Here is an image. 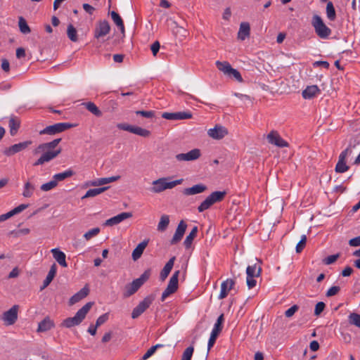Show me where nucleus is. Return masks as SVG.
Masks as SVG:
<instances>
[{
	"label": "nucleus",
	"instance_id": "nucleus-1",
	"mask_svg": "<svg viewBox=\"0 0 360 360\" xmlns=\"http://www.w3.org/2000/svg\"><path fill=\"white\" fill-rule=\"evenodd\" d=\"M61 139H56L51 142L39 144L34 150V154L37 155L39 153H42V155L34 163V165H41L45 162H48L54 159L56 157H57L61 153V149H53L58 145Z\"/></svg>",
	"mask_w": 360,
	"mask_h": 360
},
{
	"label": "nucleus",
	"instance_id": "nucleus-2",
	"mask_svg": "<svg viewBox=\"0 0 360 360\" xmlns=\"http://www.w3.org/2000/svg\"><path fill=\"white\" fill-rule=\"evenodd\" d=\"M183 179L172 181L171 177H162L153 181L150 191L153 193H160L167 189H172L183 182Z\"/></svg>",
	"mask_w": 360,
	"mask_h": 360
},
{
	"label": "nucleus",
	"instance_id": "nucleus-3",
	"mask_svg": "<svg viewBox=\"0 0 360 360\" xmlns=\"http://www.w3.org/2000/svg\"><path fill=\"white\" fill-rule=\"evenodd\" d=\"M94 302H89L85 304L80 309L77 311L73 317L68 318L64 320L63 325L66 328H71L78 326L85 319L87 313L92 307Z\"/></svg>",
	"mask_w": 360,
	"mask_h": 360
},
{
	"label": "nucleus",
	"instance_id": "nucleus-4",
	"mask_svg": "<svg viewBox=\"0 0 360 360\" xmlns=\"http://www.w3.org/2000/svg\"><path fill=\"white\" fill-rule=\"evenodd\" d=\"M262 268L258 264H254L253 265H249L246 269L247 274V285L249 289L253 288L256 284L257 281L255 278L259 277L261 274Z\"/></svg>",
	"mask_w": 360,
	"mask_h": 360
},
{
	"label": "nucleus",
	"instance_id": "nucleus-5",
	"mask_svg": "<svg viewBox=\"0 0 360 360\" xmlns=\"http://www.w3.org/2000/svg\"><path fill=\"white\" fill-rule=\"evenodd\" d=\"M155 299V294H150L146 296L139 304L133 309L131 318L135 319L140 316L153 303Z\"/></svg>",
	"mask_w": 360,
	"mask_h": 360
},
{
	"label": "nucleus",
	"instance_id": "nucleus-6",
	"mask_svg": "<svg viewBox=\"0 0 360 360\" xmlns=\"http://www.w3.org/2000/svg\"><path fill=\"white\" fill-rule=\"evenodd\" d=\"M353 147L349 146L339 155L338 163L335 166V172L338 173H344L349 169L346 165V159L352 154Z\"/></svg>",
	"mask_w": 360,
	"mask_h": 360
},
{
	"label": "nucleus",
	"instance_id": "nucleus-7",
	"mask_svg": "<svg viewBox=\"0 0 360 360\" xmlns=\"http://www.w3.org/2000/svg\"><path fill=\"white\" fill-rule=\"evenodd\" d=\"M179 275V271H176L169 281V283L164 290L161 296V300L163 302L169 295L174 293L178 289V278Z\"/></svg>",
	"mask_w": 360,
	"mask_h": 360
},
{
	"label": "nucleus",
	"instance_id": "nucleus-8",
	"mask_svg": "<svg viewBox=\"0 0 360 360\" xmlns=\"http://www.w3.org/2000/svg\"><path fill=\"white\" fill-rule=\"evenodd\" d=\"M224 321V314H222L217 318V321L214 323V327L212 330L210 337L209 338L208 343H207L208 352L213 347L218 335L221 331L222 323H223Z\"/></svg>",
	"mask_w": 360,
	"mask_h": 360
},
{
	"label": "nucleus",
	"instance_id": "nucleus-9",
	"mask_svg": "<svg viewBox=\"0 0 360 360\" xmlns=\"http://www.w3.org/2000/svg\"><path fill=\"white\" fill-rule=\"evenodd\" d=\"M72 125L66 122L56 123L53 125L48 126L39 131L40 134L54 135L65 131L72 127Z\"/></svg>",
	"mask_w": 360,
	"mask_h": 360
},
{
	"label": "nucleus",
	"instance_id": "nucleus-10",
	"mask_svg": "<svg viewBox=\"0 0 360 360\" xmlns=\"http://www.w3.org/2000/svg\"><path fill=\"white\" fill-rule=\"evenodd\" d=\"M18 305H13L8 311L4 312L1 315V320L5 325L11 326L15 323L18 319Z\"/></svg>",
	"mask_w": 360,
	"mask_h": 360
},
{
	"label": "nucleus",
	"instance_id": "nucleus-11",
	"mask_svg": "<svg viewBox=\"0 0 360 360\" xmlns=\"http://www.w3.org/2000/svg\"><path fill=\"white\" fill-rule=\"evenodd\" d=\"M162 117L169 120H188L192 117V113L190 111H182L175 112H163Z\"/></svg>",
	"mask_w": 360,
	"mask_h": 360
},
{
	"label": "nucleus",
	"instance_id": "nucleus-12",
	"mask_svg": "<svg viewBox=\"0 0 360 360\" xmlns=\"http://www.w3.org/2000/svg\"><path fill=\"white\" fill-rule=\"evenodd\" d=\"M200 156V150L194 148L186 153H179L176 155L175 158L179 162L193 161L198 159Z\"/></svg>",
	"mask_w": 360,
	"mask_h": 360
},
{
	"label": "nucleus",
	"instance_id": "nucleus-13",
	"mask_svg": "<svg viewBox=\"0 0 360 360\" xmlns=\"http://www.w3.org/2000/svg\"><path fill=\"white\" fill-rule=\"evenodd\" d=\"M227 134L228 130L221 125H216L214 128L207 131L208 136L217 140L223 139Z\"/></svg>",
	"mask_w": 360,
	"mask_h": 360
},
{
	"label": "nucleus",
	"instance_id": "nucleus-14",
	"mask_svg": "<svg viewBox=\"0 0 360 360\" xmlns=\"http://www.w3.org/2000/svg\"><path fill=\"white\" fill-rule=\"evenodd\" d=\"M267 140L271 144L275 145L280 148L288 146V143L281 138L279 134L276 131H271L267 135Z\"/></svg>",
	"mask_w": 360,
	"mask_h": 360
},
{
	"label": "nucleus",
	"instance_id": "nucleus-15",
	"mask_svg": "<svg viewBox=\"0 0 360 360\" xmlns=\"http://www.w3.org/2000/svg\"><path fill=\"white\" fill-rule=\"evenodd\" d=\"M186 228H187V224L183 220H181L179 223L177 228L175 231V233H174L172 238L170 240L171 245H175L182 239V238L185 233V231L186 230Z\"/></svg>",
	"mask_w": 360,
	"mask_h": 360
},
{
	"label": "nucleus",
	"instance_id": "nucleus-16",
	"mask_svg": "<svg viewBox=\"0 0 360 360\" xmlns=\"http://www.w3.org/2000/svg\"><path fill=\"white\" fill-rule=\"evenodd\" d=\"M110 30L109 24H99L94 30V37L99 42H103V37L106 36Z\"/></svg>",
	"mask_w": 360,
	"mask_h": 360
},
{
	"label": "nucleus",
	"instance_id": "nucleus-17",
	"mask_svg": "<svg viewBox=\"0 0 360 360\" xmlns=\"http://www.w3.org/2000/svg\"><path fill=\"white\" fill-rule=\"evenodd\" d=\"M132 217L131 212H122L115 217H112L107 219L104 224L105 226H112L117 225L124 220L131 218Z\"/></svg>",
	"mask_w": 360,
	"mask_h": 360
},
{
	"label": "nucleus",
	"instance_id": "nucleus-18",
	"mask_svg": "<svg viewBox=\"0 0 360 360\" xmlns=\"http://www.w3.org/2000/svg\"><path fill=\"white\" fill-rule=\"evenodd\" d=\"M31 144H32L31 141H23V142H20V143L14 144V145L11 146L10 148H7L4 151V154L8 156L14 155L15 153L20 152L22 150L27 148Z\"/></svg>",
	"mask_w": 360,
	"mask_h": 360
},
{
	"label": "nucleus",
	"instance_id": "nucleus-19",
	"mask_svg": "<svg viewBox=\"0 0 360 360\" xmlns=\"http://www.w3.org/2000/svg\"><path fill=\"white\" fill-rule=\"evenodd\" d=\"M234 285V280L231 278H227L226 281H223L221 284V290L218 296V299L222 300L225 298L228 295L229 291L233 288Z\"/></svg>",
	"mask_w": 360,
	"mask_h": 360
},
{
	"label": "nucleus",
	"instance_id": "nucleus-20",
	"mask_svg": "<svg viewBox=\"0 0 360 360\" xmlns=\"http://www.w3.org/2000/svg\"><path fill=\"white\" fill-rule=\"evenodd\" d=\"M314 26L315 32L321 39H326L331 33L326 24H313Z\"/></svg>",
	"mask_w": 360,
	"mask_h": 360
},
{
	"label": "nucleus",
	"instance_id": "nucleus-21",
	"mask_svg": "<svg viewBox=\"0 0 360 360\" xmlns=\"http://www.w3.org/2000/svg\"><path fill=\"white\" fill-rule=\"evenodd\" d=\"M28 207V205L21 204L6 214L0 215V222L4 221L13 216L20 213Z\"/></svg>",
	"mask_w": 360,
	"mask_h": 360
},
{
	"label": "nucleus",
	"instance_id": "nucleus-22",
	"mask_svg": "<svg viewBox=\"0 0 360 360\" xmlns=\"http://www.w3.org/2000/svg\"><path fill=\"white\" fill-rule=\"evenodd\" d=\"M53 258L56 259V261L63 267H67L68 264L66 262L65 258L66 255L65 254L60 250L58 248H53L51 250Z\"/></svg>",
	"mask_w": 360,
	"mask_h": 360
},
{
	"label": "nucleus",
	"instance_id": "nucleus-23",
	"mask_svg": "<svg viewBox=\"0 0 360 360\" xmlns=\"http://www.w3.org/2000/svg\"><path fill=\"white\" fill-rule=\"evenodd\" d=\"M89 292V289L87 286H84L83 288H82L79 292L75 293L73 296H72L70 299V304L72 305L75 303L79 302L81 300L86 297Z\"/></svg>",
	"mask_w": 360,
	"mask_h": 360
},
{
	"label": "nucleus",
	"instance_id": "nucleus-24",
	"mask_svg": "<svg viewBox=\"0 0 360 360\" xmlns=\"http://www.w3.org/2000/svg\"><path fill=\"white\" fill-rule=\"evenodd\" d=\"M207 189V186L204 184H199L190 188H186L183 191V193L186 195H193L204 192Z\"/></svg>",
	"mask_w": 360,
	"mask_h": 360
},
{
	"label": "nucleus",
	"instance_id": "nucleus-25",
	"mask_svg": "<svg viewBox=\"0 0 360 360\" xmlns=\"http://www.w3.org/2000/svg\"><path fill=\"white\" fill-rule=\"evenodd\" d=\"M320 93V89L316 85L308 86L303 90L302 95L304 99H311Z\"/></svg>",
	"mask_w": 360,
	"mask_h": 360
},
{
	"label": "nucleus",
	"instance_id": "nucleus-26",
	"mask_svg": "<svg viewBox=\"0 0 360 360\" xmlns=\"http://www.w3.org/2000/svg\"><path fill=\"white\" fill-rule=\"evenodd\" d=\"M141 287V285L139 283V282L136 280H134L131 283L125 286L123 293L124 297H130L131 295H134Z\"/></svg>",
	"mask_w": 360,
	"mask_h": 360
},
{
	"label": "nucleus",
	"instance_id": "nucleus-27",
	"mask_svg": "<svg viewBox=\"0 0 360 360\" xmlns=\"http://www.w3.org/2000/svg\"><path fill=\"white\" fill-rule=\"evenodd\" d=\"M120 179V176H112L110 177L99 178L91 181L90 185L92 186H98L105 184H108L114 181H116Z\"/></svg>",
	"mask_w": 360,
	"mask_h": 360
},
{
	"label": "nucleus",
	"instance_id": "nucleus-28",
	"mask_svg": "<svg viewBox=\"0 0 360 360\" xmlns=\"http://www.w3.org/2000/svg\"><path fill=\"white\" fill-rule=\"evenodd\" d=\"M57 273V266L56 264H53L50 268V270L43 282V285L41 287V290L46 288L53 280Z\"/></svg>",
	"mask_w": 360,
	"mask_h": 360
},
{
	"label": "nucleus",
	"instance_id": "nucleus-29",
	"mask_svg": "<svg viewBox=\"0 0 360 360\" xmlns=\"http://www.w3.org/2000/svg\"><path fill=\"white\" fill-rule=\"evenodd\" d=\"M148 240H145L142 241L141 243H140L136 247V248L133 250L132 254H131L133 260L136 261L141 257L145 248L148 245Z\"/></svg>",
	"mask_w": 360,
	"mask_h": 360
},
{
	"label": "nucleus",
	"instance_id": "nucleus-30",
	"mask_svg": "<svg viewBox=\"0 0 360 360\" xmlns=\"http://www.w3.org/2000/svg\"><path fill=\"white\" fill-rule=\"evenodd\" d=\"M53 326V321L49 317H46L39 323L37 331L46 332L51 330Z\"/></svg>",
	"mask_w": 360,
	"mask_h": 360
},
{
	"label": "nucleus",
	"instance_id": "nucleus-31",
	"mask_svg": "<svg viewBox=\"0 0 360 360\" xmlns=\"http://www.w3.org/2000/svg\"><path fill=\"white\" fill-rule=\"evenodd\" d=\"M175 259V257H172V258H170L169 260L165 265L162 270L161 271L160 277L162 281H165L169 274L174 266Z\"/></svg>",
	"mask_w": 360,
	"mask_h": 360
},
{
	"label": "nucleus",
	"instance_id": "nucleus-32",
	"mask_svg": "<svg viewBox=\"0 0 360 360\" xmlns=\"http://www.w3.org/2000/svg\"><path fill=\"white\" fill-rule=\"evenodd\" d=\"M250 24H240L238 38L240 40H245L250 35Z\"/></svg>",
	"mask_w": 360,
	"mask_h": 360
},
{
	"label": "nucleus",
	"instance_id": "nucleus-33",
	"mask_svg": "<svg viewBox=\"0 0 360 360\" xmlns=\"http://www.w3.org/2000/svg\"><path fill=\"white\" fill-rule=\"evenodd\" d=\"M108 186H105L102 188L89 189L86 191V194L82 197V199L95 197L105 191L107 189H108Z\"/></svg>",
	"mask_w": 360,
	"mask_h": 360
},
{
	"label": "nucleus",
	"instance_id": "nucleus-34",
	"mask_svg": "<svg viewBox=\"0 0 360 360\" xmlns=\"http://www.w3.org/2000/svg\"><path fill=\"white\" fill-rule=\"evenodd\" d=\"M197 233L198 227L194 226L191 231L189 233V234L186 236V239L184 240V245H185L186 248L188 249L191 246L193 240L196 236Z\"/></svg>",
	"mask_w": 360,
	"mask_h": 360
},
{
	"label": "nucleus",
	"instance_id": "nucleus-35",
	"mask_svg": "<svg viewBox=\"0 0 360 360\" xmlns=\"http://www.w3.org/2000/svg\"><path fill=\"white\" fill-rule=\"evenodd\" d=\"M35 190L34 186L30 181H27L24 184L22 196L25 198H30L32 196L34 191Z\"/></svg>",
	"mask_w": 360,
	"mask_h": 360
},
{
	"label": "nucleus",
	"instance_id": "nucleus-36",
	"mask_svg": "<svg viewBox=\"0 0 360 360\" xmlns=\"http://www.w3.org/2000/svg\"><path fill=\"white\" fill-rule=\"evenodd\" d=\"M226 195V192L224 191H214V192H212L210 195H208V197L211 199L212 202L214 204V203L222 201L224 200V198H225Z\"/></svg>",
	"mask_w": 360,
	"mask_h": 360
},
{
	"label": "nucleus",
	"instance_id": "nucleus-37",
	"mask_svg": "<svg viewBox=\"0 0 360 360\" xmlns=\"http://www.w3.org/2000/svg\"><path fill=\"white\" fill-rule=\"evenodd\" d=\"M226 195V192L224 191H214V192H212L210 195H208V197L211 199L212 202L214 204V203L222 201L224 200V198H225Z\"/></svg>",
	"mask_w": 360,
	"mask_h": 360
},
{
	"label": "nucleus",
	"instance_id": "nucleus-38",
	"mask_svg": "<svg viewBox=\"0 0 360 360\" xmlns=\"http://www.w3.org/2000/svg\"><path fill=\"white\" fill-rule=\"evenodd\" d=\"M215 64H216V66L217 67V68L221 72H222L225 75H227L228 74H229V72L232 68V67L229 64V63H228L226 61L221 62V61L217 60V61H216Z\"/></svg>",
	"mask_w": 360,
	"mask_h": 360
},
{
	"label": "nucleus",
	"instance_id": "nucleus-39",
	"mask_svg": "<svg viewBox=\"0 0 360 360\" xmlns=\"http://www.w3.org/2000/svg\"><path fill=\"white\" fill-rule=\"evenodd\" d=\"M169 224V217L167 214L162 215L158 224V230L161 232L165 231L167 229Z\"/></svg>",
	"mask_w": 360,
	"mask_h": 360
},
{
	"label": "nucleus",
	"instance_id": "nucleus-40",
	"mask_svg": "<svg viewBox=\"0 0 360 360\" xmlns=\"http://www.w3.org/2000/svg\"><path fill=\"white\" fill-rule=\"evenodd\" d=\"M73 175V172L71 169L65 170L63 172L56 174L53 176V179H54L58 184V181H63L64 179L70 177Z\"/></svg>",
	"mask_w": 360,
	"mask_h": 360
},
{
	"label": "nucleus",
	"instance_id": "nucleus-41",
	"mask_svg": "<svg viewBox=\"0 0 360 360\" xmlns=\"http://www.w3.org/2000/svg\"><path fill=\"white\" fill-rule=\"evenodd\" d=\"M68 38L73 42L78 41L77 31L72 24H69L67 29Z\"/></svg>",
	"mask_w": 360,
	"mask_h": 360
},
{
	"label": "nucleus",
	"instance_id": "nucleus-42",
	"mask_svg": "<svg viewBox=\"0 0 360 360\" xmlns=\"http://www.w3.org/2000/svg\"><path fill=\"white\" fill-rule=\"evenodd\" d=\"M85 108L91 112L92 114L97 117H101L102 115L101 111L99 108L92 102H87L83 104Z\"/></svg>",
	"mask_w": 360,
	"mask_h": 360
},
{
	"label": "nucleus",
	"instance_id": "nucleus-43",
	"mask_svg": "<svg viewBox=\"0 0 360 360\" xmlns=\"http://www.w3.org/2000/svg\"><path fill=\"white\" fill-rule=\"evenodd\" d=\"M348 321L350 325L360 328V314L352 312L348 316Z\"/></svg>",
	"mask_w": 360,
	"mask_h": 360
},
{
	"label": "nucleus",
	"instance_id": "nucleus-44",
	"mask_svg": "<svg viewBox=\"0 0 360 360\" xmlns=\"http://www.w3.org/2000/svg\"><path fill=\"white\" fill-rule=\"evenodd\" d=\"M326 15L329 20L333 21L335 19V10L331 1L328 2L326 6Z\"/></svg>",
	"mask_w": 360,
	"mask_h": 360
},
{
	"label": "nucleus",
	"instance_id": "nucleus-45",
	"mask_svg": "<svg viewBox=\"0 0 360 360\" xmlns=\"http://www.w3.org/2000/svg\"><path fill=\"white\" fill-rule=\"evenodd\" d=\"M214 203L211 199L207 196L198 206V210L199 212H202L205 210H208Z\"/></svg>",
	"mask_w": 360,
	"mask_h": 360
},
{
	"label": "nucleus",
	"instance_id": "nucleus-46",
	"mask_svg": "<svg viewBox=\"0 0 360 360\" xmlns=\"http://www.w3.org/2000/svg\"><path fill=\"white\" fill-rule=\"evenodd\" d=\"M132 134L142 137H148L150 135V131L146 129L135 126Z\"/></svg>",
	"mask_w": 360,
	"mask_h": 360
},
{
	"label": "nucleus",
	"instance_id": "nucleus-47",
	"mask_svg": "<svg viewBox=\"0 0 360 360\" xmlns=\"http://www.w3.org/2000/svg\"><path fill=\"white\" fill-rule=\"evenodd\" d=\"M8 124H9L11 134L12 135L15 134L20 127L19 121H18L15 118L12 117L9 120Z\"/></svg>",
	"mask_w": 360,
	"mask_h": 360
},
{
	"label": "nucleus",
	"instance_id": "nucleus-48",
	"mask_svg": "<svg viewBox=\"0 0 360 360\" xmlns=\"http://www.w3.org/2000/svg\"><path fill=\"white\" fill-rule=\"evenodd\" d=\"M101 231V229L98 227L94 228L84 234V238L86 240H89L92 238L96 236Z\"/></svg>",
	"mask_w": 360,
	"mask_h": 360
},
{
	"label": "nucleus",
	"instance_id": "nucleus-49",
	"mask_svg": "<svg viewBox=\"0 0 360 360\" xmlns=\"http://www.w3.org/2000/svg\"><path fill=\"white\" fill-rule=\"evenodd\" d=\"M58 184L56 183V180L52 178L50 181L42 184L40 188L43 191H49L54 188Z\"/></svg>",
	"mask_w": 360,
	"mask_h": 360
},
{
	"label": "nucleus",
	"instance_id": "nucleus-50",
	"mask_svg": "<svg viewBox=\"0 0 360 360\" xmlns=\"http://www.w3.org/2000/svg\"><path fill=\"white\" fill-rule=\"evenodd\" d=\"M226 76L229 77H233L239 82H243V78L240 73L236 69H234L233 68H231L229 74H228Z\"/></svg>",
	"mask_w": 360,
	"mask_h": 360
},
{
	"label": "nucleus",
	"instance_id": "nucleus-51",
	"mask_svg": "<svg viewBox=\"0 0 360 360\" xmlns=\"http://www.w3.org/2000/svg\"><path fill=\"white\" fill-rule=\"evenodd\" d=\"M193 351L194 348L193 347H187L183 353L181 360H191Z\"/></svg>",
	"mask_w": 360,
	"mask_h": 360
},
{
	"label": "nucleus",
	"instance_id": "nucleus-52",
	"mask_svg": "<svg viewBox=\"0 0 360 360\" xmlns=\"http://www.w3.org/2000/svg\"><path fill=\"white\" fill-rule=\"evenodd\" d=\"M150 276V270H146L145 271L139 278L135 279L136 281L139 282V283L141 285H143V283L148 281V279L149 278Z\"/></svg>",
	"mask_w": 360,
	"mask_h": 360
},
{
	"label": "nucleus",
	"instance_id": "nucleus-53",
	"mask_svg": "<svg viewBox=\"0 0 360 360\" xmlns=\"http://www.w3.org/2000/svg\"><path fill=\"white\" fill-rule=\"evenodd\" d=\"M307 242V236L305 235H302L301 237V240L299 241V243L296 245V252L297 253L301 252L303 249L304 248L306 245Z\"/></svg>",
	"mask_w": 360,
	"mask_h": 360
},
{
	"label": "nucleus",
	"instance_id": "nucleus-54",
	"mask_svg": "<svg viewBox=\"0 0 360 360\" xmlns=\"http://www.w3.org/2000/svg\"><path fill=\"white\" fill-rule=\"evenodd\" d=\"M136 114L146 118H153L155 116V112L153 110H137Z\"/></svg>",
	"mask_w": 360,
	"mask_h": 360
},
{
	"label": "nucleus",
	"instance_id": "nucleus-55",
	"mask_svg": "<svg viewBox=\"0 0 360 360\" xmlns=\"http://www.w3.org/2000/svg\"><path fill=\"white\" fill-rule=\"evenodd\" d=\"M134 127L135 126H133V125H131V124H125V123H120V124H117V127L119 129L127 131H129L131 133H133Z\"/></svg>",
	"mask_w": 360,
	"mask_h": 360
},
{
	"label": "nucleus",
	"instance_id": "nucleus-56",
	"mask_svg": "<svg viewBox=\"0 0 360 360\" xmlns=\"http://www.w3.org/2000/svg\"><path fill=\"white\" fill-rule=\"evenodd\" d=\"M338 257L339 254L330 255L323 259V263L326 265L331 264L334 263L338 259Z\"/></svg>",
	"mask_w": 360,
	"mask_h": 360
},
{
	"label": "nucleus",
	"instance_id": "nucleus-57",
	"mask_svg": "<svg viewBox=\"0 0 360 360\" xmlns=\"http://www.w3.org/2000/svg\"><path fill=\"white\" fill-rule=\"evenodd\" d=\"M108 316H109L108 313L103 314L101 316H100L96 321V326L98 327L102 324L105 323L108 321Z\"/></svg>",
	"mask_w": 360,
	"mask_h": 360
},
{
	"label": "nucleus",
	"instance_id": "nucleus-58",
	"mask_svg": "<svg viewBox=\"0 0 360 360\" xmlns=\"http://www.w3.org/2000/svg\"><path fill=\"white\" fill-rule=\"evenodd\" d=\"M157 346L151 347L148 351L143 355L141 360H146L150 358L156 351Z\"/></svg>",
	"mask_w": 360,
	"mask_h": 360
},
{
	"label": "nucleus",
	"instance_id": "nucleus-59",
	"mask_svg": "<svg viewBox=\"0 0 360 360\" xmlns=\"http://www.w3.org/2000/svg\"><path fill=\"white\" fill-rule=\"evenodd\" d=\"M325 306L326 305H325L324 302H318L315 306L314 314L316 316H319L324 310Z\"/></svg>",
	"mask_w": 360,
	"mask_h": 360
},
{
	"label": "nucleus",
	"instance_id": "nucleus-60",
	"mask_svg": "<svg viewBox=\"0 0 360 360\" xmlns=\"http://www.w3.org/2000/svg\"><path fill=\"white\" fill-rule=\"evenodd\" d=\"M340 288L339 286H336V285L332 286L331 288H330L328 290L326 295L327 297L334 296L340 291Z\"/></svg>",
	"mask_w": 360,
	"mask_h": 360
},
{
	"label": "nucleus",
	"instance_id": "nucleus-61",
	"mask_svg": "<svg viewBox=\"0 0 360 360\" xmlns=\"http://www.w3.org/2000/svg\"><path fill=\"white\" fill-rule=\"evenodd\" d=\"M297 310H298V307L297 305H293L285 311V315L286 317H291L295 314V313Z\"/></svg>",
	"mask_w": 360,
	"mask_h": 360
},
{
	"label": "nucleus",
	"instance_id": "nucleus-62",
	"mask_svg": "<svg viewBox=\"0 0 360 360\" xmlns=\"http://www.w3.org/2000/svg\"><path fill=\"white\" fill-rule=\"evenodd\" d=\"M349 245L352 247L360 246V236L350 239L349 240Z\"/></svg>",
	"mask_w": 360,
	"mask_h": 360
},
{
	"label": "nucleus",
	"instance_id": "nucleus-63",
	"mask_svg": "<svg viewBox=\"0 0 360 360\" xmlns=\"http://www.w3.org/2000/svg\"><path fill=\"white\" fill-rule=\"evenodd\" d=\"M160 45V43L156 41H155L150 46L151 51L153 54V56H156L158 52L159 51Z\"/></svg>",
	"mask_w": 360,
	"mask_h": 360
},
{
	"label": "nucleus",
	"instance_id": "nucleus-64",
	"mask_svg": "<svg viewBox=\"0 0 360 360\" xmlns=\"http://www.w3.org/2000/svg\"><path fill=\"white\" fill-rule=\"evenodd\" d=\"M110 15H111L112 20H113L114 22H123L120 15L117 13H116L115 11H111Z\"/></svg>",
	"mask_w": 360,
	"mask_h": 360
}]
</instances>
